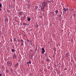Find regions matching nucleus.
Masks as SVG:
<instances>
[{"label":"nucleus","mask_w":76,"mask_h":76,"mask_svg":"<svg viewBox=\"0 0 76 76\" xmlns=\"http://www.w3.org/2000/svg\"><path fill=\"white\" fill-rule=\"evenodd\" d=\"M42 6H44L45 7H46L47 6V3L45 2H44L42 4Z\"/></svg>","instance_id":"f257e3e1"},{"label":"nucleus","mask_w":76,"mask_h":76,"mask_svg":"<svg viewBox=\"0 0 76 76\" xmlns=\"http://www.w3.org/2000/svg\"><path fill=\"white\" fill-rule=\"evenodd\" d=\"M7 65L8 66H11L12 65V62L10 61H8L7 62Z\"/></svg>","instance_id":"f03ea898"},{"label":"nucleus","mask_w":76,"mask_h":76,"mask_svg":"<svg viewBox=\"0 0 76 76\" xmlns=\"http://www.w3.org/2000/svg\"><path fill=\"white\" fill-rule=\"evenodd\" d=\"M41 10L42 11V12H43L45 10V7L44 6H42L41 8Z\"/></svg>","instance_id":"7ed1b4c3"},{"label":"nucleus","mask_w":76,"mask_h":76,"mask_svg":"<svg viewBox=\"0 0 76 76\" xmlns=\"http://www.w3.org/2000/svg\"><path fill=\"white\" fill-rule=\"evenodd\" d=\"M42 53L44 54L45 52V50L44 48H42Z\"/></svg>","instance_id":"20e7f679"},{"label":"nucleus","mask_w":76,"mask_h":76,"mask_svg":"<svg viewBox=\"0 0 76 76\" xmlns=\"http://www.w3.org/2000/svg\"><path fill=\"white\" fill-rule=\"evenodd\" d=\"M17 57V56L16 55H13V59H15V58H16Z\"/></svg>","instance_id":"39448f33"},{"label":"nucleus","mask_w":76,"mask_h":76,"mask_svg":"<svg viewBox=\"0 0 76 76\" xmlns=\"http://www.w3.org/2000/svg\"><path fill=\"white\" fill-rule=\"evenodd\" d=\"M18 15H23V13L22 12H20L18 13Z\"/></svg>","instance_id":"423d86ee"},{"label":"nucleus","mask_w":76,"mask_h":76,"mask_svg":"<svg viewBox=\"0 0 76 76\" xmlns=\"http://www.w3.org/2000/svg\"><path fill=\"white\" fill-rule=\"evenodd\" d=\"M27 20H28V21H30V20H31V18H30V17H29L28 18Z\"/></svg>","instance_id":"0eeeda50"},{"label":"nucleus","mask_w":76,"mask_h":76,"mask_svg":"<svg viewBox=\"0 0 76 76\" xmlns=\"http://www.w3.org/2000/svg\"><path fill=\"white\" fill-rule=\"evenodd\" d=\"M19 65V64H18V63L16 64H15V65L14 66L15 67H18Z\"/></svg>","instance_id":"6e6552de"},{"label":"nucleus","mask_w":76,"mask_h":76,"mask_svg":"<svg viewBox=\"0 0 76 76\" xmlns=\"http://www.w3.org/2000/svg\"><path fill=\"white\" fill-rule=\"evenodd\" d=\"M63 10L64 11V12H66V11L67 10V9H66L64 7L63 8Z\"/></svg>","instance_id":"1a4fd4ad"},{"label":"nucleus","mask_w":76,"mask_h":76,"mask_svg":"<svg viewBox=\"0 0 76 76\" xmlns=\"http://www.w3.org/2000/svg\"><path fill=\"white\" fill-rule=\"evenodd\" d=\"M11 51L12 53H13V52H15V49H11Z\"/></svg>","instance_id":"9d476101"},{"label":"nucleus","mask_w":76,"mask_h":76,"mask_svg":"<svg viewBox=\"0 0 76 76\" xmlns=\"http://www.w3.org/2000/svg\"><path fill=\"white\" fill-rule=\"evenodd\" d=\"M46 61H50V60H49V58H47L46 59Z\"/></svg>","instance_id":"9b49d317"},{"label":"nucleus","mask_w":76,"mask_h":76,"mask_svg":"<svg viewBox=\"0 0 76 76\" xmlns=\"http://www.w3.org/2000/svg\"><path fill=\"white\" fill-rule=\"evenodd\" d=\"M31 61H29L28 62H27V64H31Z\"/></svg>","instance_id":"f8f14e48"},{"label":"nucleus","mask_w":76,"mask_h":76,"mask_svg":"<svg viewBox=\"0 0 76 76\" xmlns=\"http://www.w3.org/2000/svg\"><path fill=\"white\" fill-rule=\"evenodd\" d=\"M23 45H24V44H23V42H21V46H23Z\"/></svg>","instance_id":"ddd939ff"},{"label":"nucleus","mask_w":76,"mask_h":76,"mask_svg":"<svg viewBox=\"0 0 76 76\" xmlns=\"http://www.w3.org/2000/svg\"><path fill=\"white\" fill-rule=\"evenodd\" d=\"M20 42H24V41H23V39H21L20 40Z\"/></svg>","instance_id":"4468645a"},{"label":"nucleus","mask_w":76,"mask_h":76,"mask_svg":"<svg viewBox=\"0 0 76 76\" xmlns=\"http://www.w3.org/2000/svg\"><path fill=\"white\" fill-rule=\"evenodd\" d=\"M56 14H57L58 13V10H56L55 11Z\"/></svg>","instance_id":"2eb2a0df"},{"label":"nucleus","mask_w":76,"mask_h":76,"mask_svg":"<svg viewBox=\"0 0 76 76\" xmlns=\"http://www.w3.org/2000/svg\"><path fill=\"white\" fill-rule=\"evenodd\" d=\"M30 45H32V42H31V41H30Z\"/></svg>","instance_id":"dca6fc26"},{"label":"nucleus","mask_w":76,"mask_h":76,"mask_svg":"<svg viewBox=\"0 0 76 76\" xmlns=\"http://www.w3.org/2000/svg\"><path fill=\"white\" fill-rule=\"evenodd\" d=\"M1 6H2V5L1 4V3L0 4V7H1Z\"/></svg>","instance_id":"f3484780"},{"label":"nucleus","mask_w":76,"mask_h":76,"mask_svg":"<svg viewBox=\"0 0 76 76\" xmlns=\"http://www.w3.org/2000/svg\"><path fill=\"white\" fill-rule=\"evenodd\" d=\"M23 25H26V23H23Z\"/></svg>","instance_id":"a211bd4d"},{"label":"nucleus","mask_w":76,"mask_h":76,"mask_svg":"<svg viewBox=\"0 0 76 76\" xmlns=\"http://www.w3.org/2000/svg\"><path fill=\"white\" fill-rule=\"evenodd\" d=\"M13 40L14 41H16V38H15L13 39Z\"/></svg>","instance_id":"6ab92c4d"},{"label":"nucleus","mask_w":76,"mask_h":76,"mask_svg":"<svg viewBox=\"0 0 76 76\" xmlns=\"http://www.w3.org/2000/svg\"><path fill=\"white\" fill-rule=\"evenodd\" d=\"M66 55H69V53H67L66 54Z\"/></svg>","instance_id":"aec40b11"},{"label":"nucleus","mask_w":76,"mask_h":76,"mask_svg":"<svg viewBox=\"0 0 76 76\" xmlns=\"http://www.w3.org/2000/svg\"><path fill=\"white\" fill-rule=\"evenodd\" d=\"M58 17H59V18H60V17H61V15H58Z\"/></svg>","instance_id":"412c9836"},{"label":"nucleus","mask_w":76,"mask_h":76,"mask_svg":"<svg viewBox=\"0 0 76 76\" xmlns=\"http://www.w3.org/2000/svg\"><path fill=\"white\" fill-rule=\"evenodd\" d=\"M72 11H73V10H74V9H72L71 10Z\"/></svg>","instance_id":"4be33fe9"},{"label":"nucleus","mask_w":76,"mask_h":76,"mask_svg":"<svg viewBox=\"0 0 76 76\" xmlns=\"http://www.w3.org/2000/svg\"><path fill=\"white\" fill-rule=\"evenodd\" d=\"M1 7H0V11H1Z\"/></svg>","instance_id":"5701e85b"},{"label":"nucleus","mask_w":76,"mask_h":76,"mask_svg":"<svg viewBox=\"0 0 76 76\" xmlns=\"http://www.w3.org/2000/svg\"><path fill=\"white\" fill-rule=\"evenodd\" d=\"M2 75H1V74H0V76H1Z\"/></svg>","instance_id":"b1692460"},{"label":"nucleus","mask_w":76,"mask_h":76,"mask_svg":"<svg viewBox=\"0 0 76 76\" xmlns=\"http://www.w3.org/2000/svg\"><path fill=\"white\" fill-rule=\"evenodd\" d=\"M47 2H48V3H49L50 1H47Z\"/></svg>","instance_id":"393cba45"},{"label":"nucleus","mask_w":76,"mask_h":76,"mask_svg":"<svg viewBox=\"0 0 76 76\" xmlns=\"http://www.w3.org/2000/svg\"><path fill=\"white\" fill-rule=\"evenodd\" d=\"M15 56H16V53H15L14 54V56H15Z\"/></svg>","instance_id":"a878e982"},{"label":"nucleus","mask_w":76,"mask_h":76,"mask_svg":"<svg viewBox=\"0 0 76 76\" xmlns=\"http://www.w3.org/2000/svg\"><path fill=\"white\" fill-rule=\"evenodd\" d=\"M64 70H67V68H65L64 69Z\"/></svg>","instance_id":"bb28decb"},{"label":"nucleus","mask_w":76,"mask_h":76,"mask_svg":"<svg viewBox=\"0 0 76 76\" xmlns=\"http://www.w3.org/2000/svg\"><path fill=\"white\" fill-rule=\"evenodd\" d=\"M31 56V58H32V57H33V56Z\"/></svg>","instance_id":"cd10ccee"},{"label":"nucleus","mask_w":76,"mask_h":76,"mask_svg":"<svg viewBox=\"0 0 76 76\" xmlns=\"http://www.w3.org/2000/svg\"><path fill=\"white\" fill-rule=\"evenodd\" d=\"M27 40H28V41H29V40L28 39Z\"/></svg>","instance_id":"c85d7f7f"},{"label":"nucleus","mask_w":76,"mask_h":76,"mask_svg":"<svg viewBox=\"0 0 76 76\" xmlns=\"http://www.w3.org/2000/svg\"><path fill=\"white\" fill-rule=\"evenodd\" d=\"M28 6L29 7V6H30V5H28Z\"/></svg>","instance_id":"c756f323"},{"label":"nucleus","mask_w":76,"mask_h":76,"mask_svg":"<svg viewBox=\"0 0 76 76\" xmlns=\"http://www.w3.org/2000/svg\"><path fill=\"white\" fill-rule=\"evenodd\" d=\"M28 24H27V26H28Z\"/></svg>","instance_id":"7c9ffc66"},{"label":"nucleus","mask_w":76,"mask_h":76,"mask_svg":"<svg viewBox=\"0 0 76 76\" xmlns=\"http://www.w3.org/2000/svg\"><path fill=\"white\" fill-rule=\"evenodd\" d=\"M28 66H29V64H28Z\"/></svg>","instance_id":"2f4dec72"},{"label":"nucleus","mask_w":76,"mask_h":76,"mask_svg":"<svg viewBox=\"0 0 76 76\" xmlns=\"http://www.w3.org/2000/svg\"><path fill=\"white\" fill-rule=\"evenodd\" d=\"M61 14H62V12H61Z\"/></svg>","instance_id":"473e14b6"},{"label":"nucleus","mask_w":76,"mask_h":76,"mask_svg":"<svg viewBox=\"0 0 76 76\" xmlns=\"http://www.w3.org/2000/svg\"><path fill=\"white\" fill-rule=\"evenodd\" d=\"M26 25H27V24H26Z\"/></svg>","instance_id":"72a5a7b5"}]
</instances>
